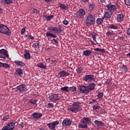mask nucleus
Masks as SVG:
<instances>
[{
	"label": "nucleus",
	"instance_id": "44",
	"mask_svg": "<svg viewBox=\"0 0 130 130\" xmlns=\"http://www.w3.org/2000/svg\"><path fill=\"white\" fill-rule=\"evenodd\" d=\"M26 38H28V39H31V40H34V37L30 35H26Z\"/></svg>",
	"mask_w": 130,
	"mask_h": 130
},
{
	"label": "nucleus",
	"instance_id": "29",
	"mask_svg": "<svg viewBox=\"0 0 130 130\" xmlns=\"http://www.w3.org/2000/svg\"><path fill=\"white\" fill-rule=\"evenodd\" d=\"M83 54L85 56H89L92 54V52H91V51L86 50L83 51Z\"/></svg>",
	"mask_w": 130,
	"mask_h": 130
},
{
	"label": "nucleus",
	"instance_id": "9",
	"mask_svg": "<svg viewBox=\"0 0 130 130\" xmlns=\"http://www.w3.org/2000/svg\"><path fill=\"white\" fill-rule=\"evenodd\" d=\"M78 89L81 93H84V94H89L90 93L87 86L81 85L78 87Z\"/></svg>",
	"mask_w": 130,
	"mask_h": 130
},
{
	"label": "nucleus",
	"instance_id": "16",
	"mask_svg": "<svg viewBox=\"0 0 130 130\" xmlns=\"http://www.w3.org/2000/svg\"><path fill=\"white\" fill-rule=\"evenodd\" d=\"M57 76H59V78H64V77H68L70 76V73H68L64 71H62L59 73Z\"/></svg>",
	"mask_w": 130,
	"mask_h": 130
},
{
	"label": "nucleus",
	"instance_id": "28",
	"mask_svg": "<svg viewBox=\"0 0 130 130\" xmlns=\"http://www.w3.org/2000/svg\"><path fill=\"white\" fill-rule=\"evenodd\" d=\"M13 0H2V4L3 5H10V4H13Z\"/></svg>",
	"mask_w": 130,
	"mask_h": 130
},
{
	"label": "nucleus",
	"instance_id": "13",
	"mask_svg": "<svg viewBox=\"0 0 130 130\" xmlns=\"http://www.w3.org/2000/svg\"><path fill=\"white\" fill-rule=\"evenodd\" d=\"M54 17V16L53 15H47V13H43V20H44V21H50L51 20V19H53V17Z\"/></svg>",
	"mask_w": 130,
	"mask_h": 130
},
{
	"label": "nucleus",
	"instance_id": "63",
	"mask_svg": "<svg viewBox=\"0 0 130 130\" xmlns=\"http://www.w3.org/2000/svg\"><path fill=\"white\" fill-rule=\"evenodd\" d=\"M2 13H3V10L0 8V14H2Z\"/></svg>",
	"mask_w": 130,
	"mask_h": 130
},
{
	"label": "nucleus",
	"instance_id": "23",
	"mask_svg": "<svg viewBox=\"0 0 130 130\" xmlns=\"http://www.w3.org/2000/svg\"><path fill=\"white\" fill-rule=\"evenodd\" d=\"M0 68H5V69H10L11 65L7 63H3L0 62Z\"/></svg>",
	"mask_w": 130,
	"mask_h": 130
},
{
	"label": "nucleus",
	"instance_id": "46",
	"mask_svg": "<svg viewBox=\"0 0 130 130\" xmlns=\"http://www.w3.org/2000/svg\"><path fill=\"white\" fill-rule=\"evenodd\" d=\"M29 103H31V104H36V102H37V100H32L31 101H29Z\"/></svg>",
	"mask_w": 130,
	"mask_h": 130
},
{
	"label": "nucleus",
	"instance_id": "6",
	"mask_svg": "<svg viewBox=\"0 0 130 130\" xmlns=\"http://www.w3.org/2000/svg\"><path fill=\"white\" fill-rule=\"evenodd\" d=\"M106 7L107 8L108 11L110 12H115L117 9H119L120 7L118 5H114L111 4V3H109L106 5Z\"/></svg>",
	"mask_w": 130,
	"mask_h": 130
},
{
	"label": "nucleus",
	"instance_id": "4",
	"mask_svg": "<svg viewBox=\"0 0 130 130\" xmlns=\"http://www.w3.org/2000/svg\"><path fill=\"white\" fill-rule=\"evenodd\" d=\"M96 19L95 18V17L92 14H88L86 17L85 24L86 26H91V25H93Z\"/></svg>",
	"mask_w": 130,
	"mask_h": 130
},
{
	"label": "nucleus",
	"instance_id": "40",
	"mask_svg": "<svg viewBox=\"0 0 130 130\" xmlns=\"http://www.w3.org/2000/svg\"><path fill=\"white\" fill-rule=\"evenodd\" d=\"M54 106V105L52 103H48L47 105V108H49V109L52 108Z\"/></svg>",
	"mask_w": 130,
	"mask_h": 130
},
{
	"label": "nucleus",
	"instance_id": "10",
	"mask_svg": "<svg viewBox=\"0 0 130 130\" xmlns=\"http://www.w3.org/2000/svg\"><path fill=\"white\" fill-rule=\"evenodd\" d=\"M16 123L14 122L9 123L7 125L4 126L2 130H12L15 128Z\"/></svg>",
	"mask_w": 130,
	"mask_h": 130
},
{
	"label": "nucleus",
	"instance_id": "39",
	"mask_svg": "<svg viewBox=\"0 0 130 130\" xmlns=\"http://www.w3.org/2000/svg\"><path fill=\"white\" fill-rule=\"evenodd\" d=\"M83 68L82 67H78L77 69L76 70L77 74H81L82 72L83 71Z\"/></svg>",
	"mask_w": 130,
	"mask_h": 130
},
{
	"label": "nucleus",
	"instance_id": "43",
	"mask_svg": "<svg viewBox=\"0 0 130 130\" xmlns=\"http://www.w3.org/2000/svg\"><path fill=\"white\" fill-rule=\"evenodd\" d=\"M9 118H10V116L6 115L5 117H4V118L2 119V120L3 121H7V120H8Z\"/></svg>",
	"mask_w": 130,
	"mask_h": 130
},
{
	"label": "nucleus",
	"instance_id": "1",
	"mask_svg": "<svg viewBox=\"0 0 130 130\" xmlns=\"http://www.w3.org/2000/svg\"><path fill=\"white\" fill-rule=\"evenodd\" d=\"M48 30L49 31L47 32L46 35L47 37H52V38H56V35L55 34H58L62 32L61 28L58 29L55 27H49Z\"/></svg>",
	"mask_w": 130,
	"mask_h": 130
},
{
	"label": "nucleus",
	"instance_id": "12",
	"mask_svg": "<svg viewBox=\"0 0 130 130\" xmlns=\"http://www.w3.org/2000/svg\"><path fill=\"white\" fill-rule=\"evenodd\" d=\"M59 124V122L58 121H53L47 124L49 129H54L55 128V125H58Z\"/></svg>",
	"mask_w": 130,
	"mask_h": 130
},
{
	"label": "nucleus",
	"instance_id": "8",
	"mask_svg": "<svg viewBox=\"0 0 130 130\" xmlns=\"http://www.w3.org/2000/svg\"><path fill=\"white\" fill-rule=\"evenodd\" d=\"M86 15V12L84 9H79L76 14V18L77 19H81V18H83L84 16Z\"/></svg>",
	"mask_w": 130,
	"mask_h": 130
},
{
	"label": "nucleus",
	"instance_id": "45",
	"mask_svg": "<svg viewBox=\"0 0 130 130\" xmlns=\"http://www.w3.org/2000/svg\"><path fill=\"white\" fill-rule=\"evenodd\" d=\"M105 18H110L111 17L108 12H105Z\"/></svg>",
	"mask_w": 130,
	"mask_h": 130
},
{
	"label": "nucleus",
	"instance_id": "34",
	"mask_svg": "<svg viewBox=\"0 0 130 130\" xmlns=\"http://www.w3.org/2000/svg\"><path fill=\"white\" fill-rule=\"evenodd\" d=\"M60 91H64L65 92H69V86H64L60 88Z\"/></svg>",
	"mask_w": 130,
	"mask_h": 130
},
{
	"label": "nucleus",
	"instance_id": "18",
	"mask_svg": "<svg viewBox=\"0 0 130 130\" xmlns=\"http://www.w3.org/2000/svg\"><path fill=\"white\" fill-rule=\"evenodd\" d=\"M0 54L2 56H5V57H9V54H8L7 51L5 49H2L0 50Z\"/></svg>",
	"mask_w": 130,
	"mask_h": 130
},
{
	"label": "nucleus",
	"instance_id": "47",
	"mask_svg": "<svg viewBox=\"0 0 130 130\" xmlns=\"http://www.w3.org/2000/svg\"><path fill=\"white\" fill-rule=\"evenodd\" d=\"M63 24L64 25H65L66 26H68V25H69V21L66 19H64L63 22H62Z\"/></svg>",
	"mask_w": 130,
	"mask_h": 130
},
{
	"label": "nucleus",
	"instance_id": "22",
	"mask_svg": "<svg viewBox=\"0 0 130 130\" xmlns=\"http://www.w3.org/2000/svg\"><path fill=\"white\" fill-rule=\"evenodd\" d=\"M15 74L17 76H21L23 75V70L21 68H17L15 70Z\"/></svg>",
	"mask_w": 130,
	"mask_h": 130
},
{
	"label": "nucleus",
	"instance_id": "54",
	"mask_svg": "<svg viewBox=\"0 0 130 130\" xmlns=\"http://www.w3.org/2000/svg\"><path fill=\"white\" fill-rule=\"evenodd\" d=\"M4 99H5V97H4V95H0V102L1 101V100H3Z\"/></svg>",
	"mask_w": 130,
	"mask_h": 130
},
{
	"label": "nucleus",
	"instance_id": "17",
	"mask_svg": "<svg viewBox=\"0 0 130 130\" xmlns=\"http://www.w3.org/2000/svg\"><path fill=\"white\" fill-rule=\"evenodd\" d=\"M80 108L78 107H74L73 106L69 109V111L72 112V113H77V112L80 111Z\"/></svg>",
	"mask_w": 130,
	"mask_h": 130
},
{
	"label": "nucleus",
	"instance_id": "61",
	"mask_svg": "<svg viewBox=\"0 0 130 130\" xmlns=\"http://www.w3.org/2000/svg\"><path fill=\"white\" fill-rule=\"evenodd\" d=\"M19 126H21V127H24V126L23 125V123H21L19 124Z\"/></svg>",
	"mask_w": 130,
	"mask_h": 130
},
{
	"label": "nucleus",
	"instance_id": "60",
	"mask_svg": "<svg viewBox=\"0 0 130 130\" xmlns=\"http://www.w3.org/2000/svg\"><path fill=\"white\" fill-rule=\"evenodd\" d=\"M52 41H54V42L56 43H58V41H57L56 40H55L54 39H53Z\"/></svg>",
	"mask_w": 130,
	"mask_h": 130
},
{
	"label": "nucleus",
	"instance_id": "21",
	"mask_svg": "<svg viewBox=\"0 0 130 130\" xmlns=\"http://www.w3.org/2000/svg\"><path fill=\"white\" fill-rule=\"evenodd\" d=\"M117 20L119 23H121V22L123 21V14H122V13L118 14L117 16Z\"/></svg>",
	"mask_w": 130,
	"mask_h": 130
},
{
	"label": "nucleus",
	"instance_id": "58",
	"mask_svg": "<svg viewBox=\"0 0 130 130\" xmlns=\"http://www.w3.org/2000/svg\"><path fill=\"white\" fill-rule=\"evenodd\" d=\"M81 1L83 2V3H89V1L88 0H81Z\"/></svg>",
	"mask_w": 130,
	"mask_h": 130
},
{
	"label": "nucleus",
	"instance_id": "50",
	"mask_svg": "<svg viewBox=\"0 0 130 130\" xmlns=\"http://www.w3.org/2000/svg\"><path fill=\"white\" fill-rule=\"evenodd\" d=\"M25 31H26V29L25 28H22L21 32V35H24V34L25 33Z\"/></svg>",
	"mask_w": 130,
	"mask_h": 130
},
{
	"label": "nucleus",
	"instance_id": "24",
	"mask_svg": "<svg viewBox=\"0 0 130 130\" xmlns=\"http://www.w3.org/2000/svg\"><path fill=\"white\" fill-rule=\"evenodd\" d=\"M90 36L91 37H92L94 41H95V42H97V41H96V38L97 37V36H98V35H97V34L93 31L90 32Z\"/></svg>",
	"mask_w": 130,
	"mask_h": 130
},
{
	"label": "nucleus",
	"instance_id": "14",
	"mask_svg": "<svg viewBox=\"0 0 130 130\" xmlns=\"http://www.w3.org/2000/svg\"><path fill=\"white\" fill-rule=\"evenodd\" d=\"M42 114L41 113L35 112L31 115L32 117L34 119H40L42 117Z\"/></svg>",
	"mask_w": 130,
	"mask_h": 130
},
{
	"label": "nucleus",
	"instance_id": "33",
	"mask_svg": "<svg viewBox=\"0 0 130 130\" xmlns=\"http://www.w3.org/2000/svg\"><path fill=\"white\" fill-rule=\"evenodd\" d=\"M37 67H38V68H40L41 69H46V66L43 64V63L42 62L37 64Z\"/></svg>",
	"mask_w": 130,
	"mask_h": 130
},
{
	"label": "nucleus",
	"instance_id": "35",
	"mask_svg": "<svg viewBox=\"0 0 130 130\" xmlns=\"http://www.w3.org/2000/svg\"><path fill=\"white\" fill-rule=\"evenodd\" d=\"M120 71L121 72H124L127 70V67L125 65H123L120 68Z\"/></svg>",
	"mask_w": 130,
	"mask_h": 130
},
{
	"label": "nucleus",
	"instance_id": "25",
	"mask_svg": "<svg viewBox=\"0 0 130 130\" xmlns=\"http://www.w3.org/2000/svg\"><path fill=\"white\" fill-rule=\"evenodd\" d=\"M59 6L61 8V10H69V6L68 5H66L65 4H62L59 3Z\"/></svg>",
	"mask_w": 130,
	"mask_h": 130
},
{
	"label": "nucleus",
	"instance_id": "15",
	"mask_svg": "<svg viewBox=\"0 0 130 130\" xmlns=\"http://www.w3.org/2000/svg\"><path fill=\"white\" fill-rule=\"evenodd\" d=\"M62 124L63 126H70L72 124V121L70 119H65L62 121Z\"/></svg>",
	"mask_w": 130,
	"mask_h": 130
},
{
	"label": "nucleus",
	"instance_id": "56",
	"mask_svg": "<svg viewBox=\"0 0 130 130\" xmlns=\"http://www.w3.org/2000/svg\"><path fill=\"white\" fill-rule=\"evenodd\" d=\"M0 58H4V59H6V58H7V57H6V56H4L2 55H0Z\"/></svg>",
	"mask_w": 130,
	"mask_h": 130
},
{
	"label": "nucleus",
	"instance_id": "62",
	"mask_svg": "<svg viewBox=\"0 0 130 130\" xmlns=\"http://www.w3.org/2000/svg\"><path fill=\"white\" fill-rule=\"evenodd\" d=\"M101 3H105V0H100Z\"/></svg>",
	"mask_w": 130,
	"mask_h": 130
},
{
	"label": "nucleus",
	"instance_id": "7",
	"mask_svg": "<svg viewBox=\"0 0 130 130\" xmlns=\"http://www.w3.org/2000/svg\"><path fill=\"white\" fill-rule=\"evenodd\" d=\"M94 77L93 75H85L83 78V81L87 82V83H89V82H95L96 80Z\"/></svg>",
	"mask_w": 130,
	"mask_h": 130
},
{
	"label": "nucleus",
	"instance_id": "57",
	"mask_svg": "<svg viewBox=\"0 0 130 130\" xmlns=\"http://www.w3.org/2000/svg\"><path fill=\"white\" fill-rule=\"evenodd\" d=\"M45 2H46V3H50V2H52V1L53 0H44Z\"/></svg>",
	"mask_w": 130,
	"mask_h": 130
},
{
	"label": "nucleus",
	"instance_id": "48",
	"mask_svg": "<svg viewBox=\"0 0 130 130\" xmlns=\"http://www.w3.org/2000/svg\"><path fill=\"white\" fill-rule=\"evenodd\" d=\"M126 6H130V0H124Z\"/></svg>",
	"mask_w": 130,
	"mask_h": 130
},
{
	"label": "nucleus",
	"instance_id": "64",
	"mask_svg": "<svg viewBox=\"0 0 130 130\" xmlns=\"http://www.w3.org/2000/svg\"><path fill=\"white\" fill-rule=\"evenodd\" d=\"M126 55L128 56H130V52L129 53L127 54Z\"/></svg>",
	"mask_w": 130,
	"mask_h": 130
},
{
	"label": "nucleus",
	"instance_id": "5",
	"mask_svg": "<svg viewBox=\"0 0 130 130\" xmlns=\"http://www.w3.org/2000/svg\"><path fill=\"white\" fill-rule=\"evenodd\" d=\"M49 99L50 102L55 103L56 101L59 100V94L58 93H53L49 96Z\"/></svg>",
	"mask_w": 130,
	"mask_h": 130
},
{
	"label": "nucleus",
	"instance_id": "27",
	"mask_svg": "<svg viewBox=\"0 0 130 130\" xmlns=\"http://www.w3.org/2000/svg\"><path fill=\"white\" fill-rule=\"evenodd\" d=\"M103 20H104V17L99 18L96 19V24L98 25H102L103 24Z\"/></svg>",
	"mask_w": 130,
	"mask_h": 130
},
{
	"label": "nucleus",
	"instance_id": "3",
	"mask_svg": "<svg viewBox=\"0 0 130 130\" xmlns=\"http://www.w3.org/2000/svg\"><path fill=\"white\" fill-rule=\"evenodd\" d=\"M0 33L2 34H6L8 36H11L12 31L9 27L4 24H0Z\"/></svg>",
	"mask_w": 130,
	"mask_h": 130
},
{
	"label": "nucleus",
	"instance_id": "38",
	"mask_svg": "<svg viewBox=\"0 0 130 130\" xmlns=\"http://www.w3.org/2000/svg\"><path fill=\"white\" fill-rule=\"evenodd\" d=\"M69 91L71 92H75V91H77V87L76 86H72L69 88Z\"/></svg>",
	"mask_w": 130,
	"mask_h": 130
},
{
	"label": "nucleus",
	"instance_id": "42",
	"mask_svg": "<svg viewBox=\"0 0 130 130\" xmlns=\"http://www.w3.org/2000/svg\"><path fill=\"white\" fill-rule=\"evenodd\" d=\"M97 97L98 99H100V98H102V97H103V93L101 92H99L97 95Z\"/></svg>",
	"mask_w": 130,
	"mask_h": 130
},
{
	"label": "nucleus",
	"instance_id": "53",
	"mask_svg": "<svg viewBox=\"0 0 130 130\" xmlns=\"http://www.w3.org/2000/svg\"><path fill=\"white\" fill-rule=\"evenodd\" d=\"M107 35L108 36H110V35H113V33L112 32H110L109 31H108L107 33H106Z\"/></svg>",
	"mask_w": 130,
	"mask_h": 130
},
{
	"label": "nucleus",
	"instance_id": "52",
	"mask_svg": "<svg viewBox=\"0 0 130 130\" xmlns=\"http://www.w3.org/2000/svg\"><path fill=\"white\" fill-rule=\"evenodd\" d=\"M49 59L50 61H51V64H53V63H54L55 62V60H51V58H49Z\"/></svg>",
	"mask_w": 130,
	"mask_h": 130
},
{
	"label": "nucleus",
	"instance_id": "55",
	"mask_svg": "<svg viewBox=\"0 0 130 130\" xmlns=\"http://www.w3.org/2000/svg\"><path fill=\"white\" fill-rule=\"evenodd\" d=\"M34 13H36L37 14H38L39 13V11L37 9H34Z\"/></svg>",
	"mask_w": 130,
	"mask_h": 130
},
{
	"label": "nucleus",
	"instance_id": "32",
	"mask_svg": "<svg viewBox=\"0 0 130 130\" xmlns=\"http://www.w3.org/2000/svg\"><path fill=\"white\" fill-rule=\"evenodd\" d=\"M94 124H95V125L99 127V126H101V125H102V124H103V122L102 121L95 120L94 121Z\"/></svg>",
	"mask_w": 130,
	"mask_h": 130
},
{
	"label": "nucleus",
	"instance_id": "20",
	"mask_svg": "<svg viewBox=\"0 0 130 130\" xmlns=\"http://www.w3.org/2000/svg\"><path fill=\"white\" fill-rule=\"evenodd\" d=\"M14 63H15L18 67H21V68L25 67V63L22 61H19L18 60H16L14 61Z\"/></svg>",
	"mask_w": 130,
	"mask_h": 130
},
{
	"label": "nucleus",
	"instance_id": "31",
	"mask_svg": "<svg viewBox=\"0 0 130 130\" xmlns=\"http://www.w3.org/2000/svg\"><path fill=\"white\" fill-rule=\"evenodd\" d=\"M80 105H81V103L80 102H75L73 104V106L74 107H77L80 108Z\"/></svg>",
	"mask_w": 130,
	"mask_h": 130
},
{
	"label": "nucleus",
	"instance_id": "30",
	"mask_svg": "<svg viewBox=\"0 0 130 130\" xmlns=\"http://www.w3.org/2000/svg\"><path fill=\"white\" fill-rule=\"evenodd\" d=\"M108 27L110 29H113L114 30H117L118 29V27H117L115 25L112 24H109Z\"/></svg>",
	"mask_w": 130,
	"mask_h": 130
},
{
	"label": "nucleus",
	"instance_id": "37",
	"mask_svg": "<svg viewBox=\"0 0 130 130\" xmlns=\"http://www.w3.org/2000/svg\"><path fill=\"white\" fill-rule=\"evenodd\" d=\"M89 11H93V9H94V7H95V5L93 4H90L88 6Z\"/></svg>",
	"mask_w": 130,
	"mask_h": 130
},
{
	"label": "nucleus",
	"instance_id": "26",
	"mask_svg": "<svg viewBox=\"0 0 130 130\" xmlns=\"http://www.w3.org/2000/svg\"><path fill=\"white\" fill-rule=\"evenodd\" d=\"M25 53L24 54L25 58L27 60L30 59V58H31V56L30 55V53L29 52V51L25 50Z\"/></svg>",
	"mask_w": 130,
	"mask_h": 130
},
{
	"label": "nucleus",
	"instance_id": "59",
	"mask_svg": "<svg viewBox=\"0 0 130 130\" xmlns=\"http://www.w3.org/2000/svg\"><path fill=\"white\" fill-rule=\"evenodd\" d=\"M96 102H97V100H96L95 99H92V103H96Z\"/></svg>",
	"mask_w": 130,
	"mask_h": 130
},
{
	"label": "nucleus",
	"instance_id": "36",
	"mask_svg": "<svg viewBox=\"0 0 130 130\" xmlns=\"http://www.w3.org/2000/svg\"><path fill=\"white\" fill-rule=\"evenodd\" d=\"M93 50H94V51H99L100 52H105V49H99V48H94Z\"/></svg>",
	"mask_w": 130,
	"mask_h": 130
},
{
	"label": "nucleus",
	"instance_id": "19",
	"mask_svg": "<svg viewBox=\"0 0 130 130\" xmlns=\"http://www.w3.org/2000/svg\"><path fill=\"white\" fill-rule=\"evenodd\" d=\"M95 84L94 83H89L87 85V88H88V90L89 91V92L91 91H93L94 89H95Z\"/></svg>",
	"mask_w": 130,
	"mask_h": 130
},
{
	"label": "nucleus",
	"instance_id": "41",
	"mask_svg": "<svg viewBox=\"0 0 130 130\" xmlns=\"http://www.w3.org/2000/svg\"><path fill=\"white\" fill-rule=\"evenodd\" d=\"M34 48H39V44L38 43H35L32 44Z\"/></svg>",
	"mask_w": 130,
	"mask_h": 130
},
{
	"label": "nucleus",
	"instance_id": "51",
	"mask_svg": "<svg viewBox=\"0 0 130 130\" xmlns=\"http://www.w3.org/2000/svg\"><path fill=\"white\" fill-rule=\"evenodd\" d=\"M126 34L128 35V36H130V28L126 30Z\"/></svg>",
	"mask_w": 130,
	"mask_h": 130
},
{
	"label": "nucleus",
	"instance_id": "49",
	"mask_svg": "<svg viewBox=\"0 0 130 130\" xmlns=\"http://www.w3.org/2000/svg\"><path fill=\"white\" fill-rule=\"evenodd\" d=\"M92 108L94 110H97V109H98L99 108V106H98L97 105H94V106H92Z\"/></svg>",
	"mask_w": 130,
	"mask_h": 130
},
{
	"label": "nucleus",
	"instance_id": "11",
	"mask_svg": "<svg viewBox=\"0 0 130 130\" xmlns=\"http://www.w3.org/2000/svg\"><path fill=\"white\" fill-rule=\"evenodd\" d=\"M17 90H19L21 92H25L28 91L27 86L25 84H20V85L16 87Z\"/></svg>",
	"mask_w": 130,
	"mask_h": 130
},
{
	"label": "nucleus",
	"instance_id": "2",
	"mask_svg": "<svg viewBox=\"0 0 130 130\" xmlns=\"http://www.w3.org/2000/svg\"><path fill=\"white\" fill-rule=\"evenodd\" d=\"M91 119L89 118H83L81 120V122L79 124V128H87V124H91Z\"/></svg>",
	"mask_w": 130,
	"mask_h": 130
}]
</instances>
